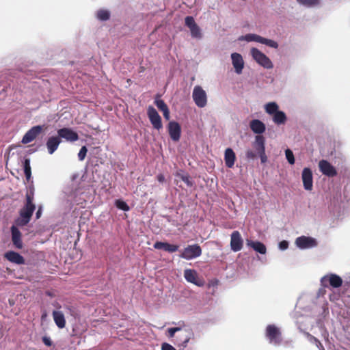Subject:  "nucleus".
<instances>
[{
	"label": "nucleus",
	"mask_w": 350,
	"mask_h": 350,
	"mask_svg": "<svg viewBox=\"0 0 350 350\" xmlns=\"http://www.w3.org/2000/svg\"><path fill=\"white\" fill-rule=\"evenodd\" d=\"M288 242L287 241H282L279 243V248L281 250H285L288 248Z\"/></svg>",
	"instance_id": "79ce46f5"
},
{
	"label": "nucleus",
	"mask_w": 350,
	"mask_h": 350,
	"mask_svg": "<svg viewBox=\"0 0 350 350\" xmlns=\"http://www.w3.org/2000/svg\"><path fill=\"white\" fill-rule=\"evenodd\" d=\"M273 116V120L276 124H283L286 121V116L284 112L282 111L278 110Z\"/></svg>",
	"instance_id": "bb28decb"
},
{
	"label": "nucleus",
	"mask_w": 350,
	"mask_h": 350,
	"mask_svg": "<svg viewBox=\"0 0 350 350\" xmlns=\"http://www.w3.org/2000/svg\"><path fill=\"white\" fill-rule=\"evenodd\" d=\"M96 17L100 21H107L110 18V13L107 10L100 9L97 11Z\"/></svg>",
	"instance_id": "7c9ffc66"
},
{
	"label": "nucleus",
	"mask_w": 350,
	"mask_h": 350,
	"mask_svg": "<svg viewBox=\"0 0 350 350\" xmlns=\"http://www.w3.org/2000/svg\"><path fill=\"white\" fill-rule=\"evenodd\" d=\"M33 200L34 189L33 188H30L25 194V204L19 211V217L15 220V224L17 226H25L30 221L36 209Z\"/></svg>",
	"instance_id": "f257e3e1"
},
{
	"label": "nucleus",
	"mask_w": 350,
	"mask_h": 350,
	"mask_svg": "<svg viewBox=\"0 0 350 350\" xmlns=\"http://www.w3.org/2000/svg\"><path fill=\"white\" fill-rule=\"evenodd\" d=\"M192 335L193 332L191 329H185L184 330V334L183 335V337L180 338L181 342L180 345L183 347H186Z\"/></svg>",
	"instance_id": "cd10ccee"
},
{
	"label": "nucleus",
	"mask_w": 350,
	"mask_h": 350,
	"mask_svg": "<svg viewBox=\"0 0 350 350\" xmlns=\"http://www.w3.org/2000/svg\"><path fill=\"white\" fill-rule=\"evenodd\" d=\"M5 258L10 262L17 265H24L25 258L18 252L14 251H8L5 255Z\"/></svg>",
	"instance_id": "aec40b11"
},
{
	"label": "nucleus",
	"mask_w": 350,
	"mask_h": 350,
	"mask_svg": "<svg viewBox=\"0 0 350 350\" xmlns=\"http://www.w3.org/2000/svg\"><path fill=\"white\" fill-rule=\"evenodd\" d=\"M304 187L306 190L311 191L313 187L312 172L308 167L304 168L301 174Z\"/></svg>",
	"instance_id": "4468645a"
},
{
	"label": "nucleus",
	"mask_w": 350,
	"mask_h": 350,
	"mask_svg": "<svg viewBox=\"0 0 350 350\" xmlns=\"http://www.w3.org/2000/svg\"><path fill=\"white\" fill-rule=\"evenodd\" d=\"M53 317L56 325L59 328L62 329L66 326V320L62 312L55 310L53 311Z\"/></svg>",
	"instance_id": "b1692460"
},
{
	"label": "nucleus",
	"mask_w": 350,
	"mask_h": 350,
	"mask_svg": "<svg viewBox=\"0 0 350 350\" xmlns=\"http://www.w3.org/2000/svg\"><path fill=\"white\" fill-rule=\"evenodd\" d=\"M157 179L159 183H163L165 181V176L162 174H159L157 176Z\"/></svg>",
	"instance_id": "de8ad7c7"
},
{
	"label": "nucleus",
	"mask_w": 350,
	"mask_h": 350,
	"mask_svg": "<svg viewBox=\"0 0 350 350\" xmlns=\"http://www.w3.org/2000/svg\"><path fill=\"white\" fill-rule=\"evenodd\" d=\"M11 237H12V242L15 248L18 250H21L23 247V243L22 240V233L18 230V228L13 225L11 228Z\"/></svg>",
	"instance_id": "9d476101"
},
{
	"label": "nucleus",
	"mask_w": 350,
	"mask_h": 350,
	"mask_svg": "<svg viewBox=\"0 0 350 350\" xmlns=\"http://www.w3.org/2000/svg\"><path fill=\"white\" fill-rule=\"evenodd\" d=\"M247 245L261 254H266V252H267L266 246L262 243H261L260 241H252L247 240Z\"/></svg>",
	"instance_id": "a878e982"
},
{
	"label": "nucleus",
	"mask_w": 350,
	"mask_h": 350,
	"mask_svg": "<svg viewBox=\"0 0 350 350\" xmlns=\"http://www.w3.org/2000/svg\"><path fill=\"white\" fill-rule=\"evenodd\" d=\"M154 104L158 107V109L162 112L168 109L167 105L161 99H156L154 100Z\"/></svg>",
	"instance_id": "c9c22d12"
},
{
	"label": "nucleus",
	"mask_w": 350,
	"mask_h": 350,
	"mask_svg": "<svg viewBox=\"0 0 350 350\" xmlns=\"http://www.w3.org/2000/svg\"><path fill=\"white\" fill-rule=\"evenodd\" d=\"M185 25L189 29L191 37L193 38L201 39L202 33L200 27L196 23L193 16H186L185 18Z\"/></svg>",
	"instance_id": "39448f33"
},
{
	"label": "nucleus",
	"mask_w": 350,
	"mask_h": 350,
	"mask_svg": "<svg viewBox=\"0 0 350 350\" xmlns=\"http://www.w3.org/2000/svg\"><path fill=\"white\" fill-rule=\"evenodd\" d=\"M258 154L260 158L261 163H265L267 162V157L266 155L265 150L262 151L261 152L258 153Z\"/></svg>",
	"instance_id": "a18cd8bd"
},
{
	"label": "nucleus",
	"mask_w": 350,
	"mask_h": 350,
	"mask_svg": "<svg viewBox=\"0 0 350 350\" xmlns=\"http://www.w3.org/2000/svg\"><path fill=\"white\" fill-rule=\"evenodd\" d=\"M261 37L262 36L257 35V34L249 33V34L245 35V36H242L241 38H239V40H245L247 42L254 41V42H257L260 43Z\"/></svg>",
	"instance_id": "2f4dec72"
},
{
	"label": "nucleus",
	"mask_w": 350,
	"mask_h": 350,
	"mask_svg": "<svg viewBox=\"0 0 350 350\" xmlns=\"http://www.w3.org/2000/svg\"><path fill=\"white\" fill-rule=\"evenodd\" d=\"M43 343L47 347H51L53 345V342L51 338L48 336H43L42 338Z\"/></svg>",
	"instance_id": "ea45409f"
},
{
	"label": "nucleus",
	"mask_w": 350,
	"mask_h": 350,
	"mask_svg": "<svg viewBox=\"0 0 350 350\" xmlns=\"http://www.w3.org/2000/svg\"><path fill=\"white\" fill-rule=\"evenodd\" d=\"M328 281L329 285L333 288H338L342 284V278L336 274L331 273L329 275H327L321 278L322 285L325 287L327 286L325 282Z\"/></svg>",
	"instance_id": "f8f14e48"
},
{
	"label": "nucleus",
	"mask_w": 350,
	"mask_h": 350,
	"mask_svg": "<svg viewBox=\"0 0 350 350\" xmlns=\"http://www.w3.org/2000/svg\"><path fill=\"white\" fill-rule=\"evenodd\" d=\"M61 139L58 136L51 137L46 142V147L49 154H53L61 143Z\"/></svg>",
	"instance_id": "4be33fe9"
},
{
	"label": "nucleus",
	"mask_w": 350,
	"mask_h": 350,
	"mask_svg": "<svg viewBox=\"0 0 350 350\" xmlns=\"http://www.w3.org/2000/svg\"><path fill=\"white\" fill-rule=\"evenodd\" d=\"M202 255V248L198 244L189 245L185 247L179 256L185 260L196 258Z\"/></svg>",
	"instance_id": "f03ea898"
},
{
	"label": "nucleus",
	"mask_w": 350,
	"mask_h": 350,
	"mask_svg": "<svg viewBox=\"0 0 350 350\" xmlns=\"http://www.w3.org/2000/svg\"><path fill=\"white\" fill-rule=\"evenodd\" d=\"M224 161L226 167L232 168L236 161V154L233 150L230 148H228L225 150L224 153Z\"/></svg>",
	"instance_id": "412c9836"
},
{
	"label": "nucleus",
	"mask_w": 350,
	"mask_h": 350,
	"mask_svg": "<svg viewBox=\"0 0 350 350\" xmlns=\"http://www.w3.org/2000/svg\"><path fill=\"white\" fill-rule=\"evenodd\" d=\"M180 327H171L168 329L170 337H173L176 332L180 331Z\"/></svg>",
	"instance_id": "37998d69"
},
{
	"label": "nucleus",
	"mask_w": 350,
	"mask_h": 350,
	"mask_svg": "<svg viewBox=\"0 0 350 350\" xmlns=\"http://www.w3.org/2000/svg\"><path fill=\"white\" fill-rule=\"evenodd\" d=\"M252 131L258 135H260L265 131L266 127L265 124L259 120H253L250 123Z\"/></svg>",
	"instance_id": "5701e85b"
},
{
	"label": "nucleus",
	"mask_w": 350,
	"mask_h": 350,
	"mask_svg": "<svg viewBox=\"0 0 350 350\" xmlns=\"http://www.w3.org/2000/svg\"><path fill=\"white\" fill-rule=\"evenodd\" d=\"M257 154V153H255L252 150H247L245 152V156L247 159H254L256 158Z\"/></svg>",
	"instance_id": "58836bf2"
},
{
	"label": "nucleus",
	"mask_w": 350,
	"mask_h": 350,
	"mask_svg": "<svg viewBox=\"0 0 350 350\" xmlns=\"http://www.w3.org/2000/svg\"><path fill=\"white\" fill-rule=\"evenodd\" d=\"M298 3L306 7H313L319 4V0H297Z\"/></svg>",
	"instance_id": "72a5a7b5"
},
{
	"label": "nucleus",
	"mask_w": 350,
	"mask_h": 350,
	"mask_svg": "<svg viewBox=\"0 0 350 350\" xmlns=\"http://www.w3.org/2000/svg\"><path fill=\"white\" fill-rule=\"evenodd\" d=\"M36 219H39L42 215V207L40 206L36 212Z\"/></svg>",
	"instance_id": "09e8293b"
},
{
	"label": "nucleus",
	"mask_w": 350,
	"mask_h": 350,
	"mask_svg": "<svg viewBox=\"0 0 350 350\" xmlns=\"http://www.w3.org/2000/svg\"><path fill=\"white\" fill-rule=\"evenodd\" d=\"M265 139L262 135H258L255 137V141L253 144V146L255 148L257 154L265 150Z\"/></svg>",
	"instance_id": "393cba45"
},
{
	"label": "nucleus",
	"mask_w": 350,
	"mask_h": 350,
	"mask_svg": "<svg viewBox=\"0 0 350 350\" xmlns=\"http://www.w3.org/2000/svg\"><path fill=\"white\" fill-rule=\"evenodd\" d=\"M217 284H218V280H215L213 281H211V285H213V286H216V285H217ZM209 285H211V284Z\"/></svg>",
	"instance_id": "8fccbe9b"
},
{
	"label": "nucleus",
	"mask_w": 350,
	"mask_h": 350,
	"mask_svg": "<svg viewBox=\"0 0 350 350\" xmlns=\"http://www.w3.org/2000/svg\"><path fill=\"white\" fill-rule=\"evenodd\" d=\"M184 277L185 280L198 286H203L205 282L203 279L198 278V273L194 269H187L184 271Z\"/></svg>",
	"instance_id": "6e6552de"
},
{
	"label": "nucleus",
	"mask_w": 350,
	"mask_h": 350,
	"mask_svg": "<svg viewBox=\"0 0 350 350\" xmlns=\"http://www.w3.org/2000/svg\"><path fill=\"white\" fill-rule=\"evenodd\" d=\"M243 245V241L240 232L237 230L232 232L230 238V247L233 252L240 251Z\"/></svg>",
	"instance_id": "9b49d317"
},
{
	"label": "nucleus",
	"mask_w": 350,
	"mask_h": 350,
	"mask_svg": "<svg viewBox=\"0 0 350 350\" xmlns=\"http://www.w3.org/2000/svg\"><path fill=\"white\" fill-rule=\"evenodd\" d=\"M58 137L68 142H75L79 139L78 134L69 128H63L57 131Z\"/></svg>",
	"instance_id": "2eb2a0df"
},
{
	"label": "nucleus",
	"mask_w": 350,
	"mask_h": 350,
	"mask_svg": "<svg viewBox=\"0 0 350 350\" xmlns=\"http://www.w3.org/2000/svg\"><path fill=\"white\" fill-rule=\"evenodd\" d=\"M265 111L270 115H273L278 111V105L274 103H269L265 105Z\"/></svg>",
	"instance_id": "c756f323"
},
{
	"label": "nucleus",
	"mask_w": 350,
	"mask_h": 350,
	"mask_svg": "<svg viewBox=\"0 0 350 350\" xmlns=\"http://www.w3.org/2000/svg\"><path fill=\"white\" fill-rule=\"evenodd\" d=\"M42 131V126L38 125L33 126L29 129L23 136L22 139L23 144H28L34 140L38 135L41 133Z\"/></svg>",
	"instance_id": "ddd939ff"
},
{
	"label": "nucleus",
	"mask_w": 350,
	"mask_h": 350,
	"mask_svg": "<svg viewBox=\"0 0 350 350\" xmlns=\"http://www.w3.org/2000/svg\"><path fill=\"white\" fill-rule=\"evenodd\" d=\"M154 248L173 253L178 251L179 246L178 245L170 244L167 242L157 241L154 244Z\"/></svg>",
	"instance_id": "6ab92c4d"
},
{
	"label": "nucleus",
	"mask_w": 350,
	"mask_h": 350,
	"mask_svg": "<svg viewBox=\"0 0 350 350\" xmlns=\"http://www.w3.org/2000/svg\"><path fill=\"white\" fill-rule=\"evenodd\" d=\"M161 350H176V349L171 345L164 342L161 345Z\"/></svg>",
	"instance_id": "c03bdc74"
},
{
	"label": "nucleus",
	"mask_w": 350,
	"mask_h": 350,
	"mask_svg": "<svg viewBox=\"0 0 350 350\" xmlns=\"http://www.w3.org/2000/svg\"><path fill=\"white\" fill-rule=\"evenodd\" d=\"M266 336L271 343L279 344L282 340L281 332L280 329L274 325H269L267 327Z\"/></svg>",
	"instance_id": "0eeeda50"
},
{
	"label": "nucleus",
	"mask_w": 350,
	"mask_h": 350,
	"mask_svg": "<svg viewBox=\"0 0 350 350\" xmlns=\"http://www.w3.org/2000/svg\"><path fill=\"white\" fill-rule=\"evenodd\" d=\"M319 167L321 172L328 177H334L337 175L336 168L327 160H321L319 163Z\"/></svg>",
	"instance_id": "1a4fd4ad"
},
{
	"label": "nucleus",
	"mask_w": 350,
	"mask_h": 350,
	"mask_svg": "<svg viewBox=\"0 0 350 350\" xmlns=\"http://www.w3.org/2000/svg\"><path fill=\"white\" fill-rule=\"evenodd\" d=\"M182 180L187 184V186L191 187L193 185L192 181L190 180L189 176H183L181 177Z\"/></svg>",
	"instance_id": "a19ab883"
},
{
	"label": "nucleus",
	"mask_w": 350,
	"mask_h": 350,
	"mask_svg": "<svg viewBox=\"0 0 350 350\" xmlns=\"http://www.w3.org/2000/svg\"><path fill=\"white\" fill-rule=\"evenodd\" d=\"M87 152H88V149H87L86 146H82L79 150V154H78V158H79V161L84 160V159L86 156Z\"/></svg>",
	"instance_id": "4c0bfd02"
},
{
	"label": "nucleus",
	"mask_w": 350,
	"mask_h": 350,
	"mask_svg": "<svg viewBox=\"0 0 350 350\" xmlns=\"http://www.w3.org/2000/svg\"><path fill=\"white\" fill-rule=\"evenodd\" d=\"M163 117L165 120H168L170 118L169 109L163 111Z\"/></svg>",
	"instance_id": "49530a36"
},
{
	"label": "nucleus",
	"mask_w": 350,
	"mask_h": 350,
	"mask_svg": "<svg viewBox=\"0 0 350 350\" xmlns=\"http://www.w3.org/2000/svg\"><path fill=\"white\" fill-rule=\"evenodd\" d=\"M295 243L301 249L310 248L317 245V241L314 238L305 236L297 238Z\"/></svg>",
	"instance_id": "dca6fc26"
},
{
	"label": "nucleus",
	"mask_w": 350,
	"mask_h": 350,
	"mask_svg": "<svg viewBox=\"0 0 350 350\" xmlns=\"http://www.w3.org/2000/svg\"><path fill=\"white\" fill-rule=\"evenodd\" d=\"M232 63L237 74H241L244 67V62L242 56L237 53H233L231 55Z\"/></svg>",
	"instance_id": "a211bd4d"
},
{
	"label": "nucleus",
	"mask_w": 350,
	"mask_h": 350,
	"mask_svg": "<svg viewBox=\"0 0 350 350\" xmlns=\"http://www.w3.org/2000/svg\"><path fill=\"white\" fill-rule=\"evenodd\" d=\"M250 53L253 59L265 68L270 69L273 67L270 59L258 49L252 48L250 51Z\"/></svg>",
	"instance_id": "7ed1b4c3"
},
{
	"label": "nucleus",
	"mask_w": 350,
	"mask_h": 350,
	"mask_svg": "<svg viewBox=\"0 0 350 350\" xmlns=\"http://www.w3.org/2000/svg\"><path fill=\"white\" fill-rule=\"evenodd\" d=\"M115 205L116 207L120 210L128 211H129L130 208L129 206L123 200H117L115 202Z\"/></svg>",
	"instance_id": "f704fd0d"
},
{
	"label": "nucleus",
	"mask_w": 350,
	"mask_h": 350,
	"mask_svg": "<svg viewBox=\"0 0 350 350\" xmlns=\"http://www.w3.org/2000/svg\"><path fill=\"white\" fill-rule=\"evenodd\" d=\"M147 114L154 129L159 131L163 128L161 118L152 106L148 107Z\"/></svg>",
	"instance_id": "423d86ee"
},
{
	"label": "nucleus",
	"mask_w": 350,
	"mask_h": 350,
	"mask_svg": "<svg viewBox=\"0 0 350 350\" xmlns=\"http://www.w3.org/2000/svg\"><path fill=\"white\" fill-rule=\"evenodd\" d=\"M192 98L195 104L200 108L204 107L207 104V95L206 92L200 85L194 87Z\"/></svg>",
	"instance_id": "20e7f679"
},
{
	"label": "nucleus",
	"mask_w": 350,
	"mask_h": 350,
	"mask_svg": "<svg viewBox=\"0 0 350 350\" xmlns=\"http://www.w3.org/2000/svg\"><path fill=\"white\" fill-rule=\"evenodd\" d=\"M168 133L173 141H178L181 134V128L180 124L174 121L170 122L168 124Z\"/></svg>",
	"instance_id": "f3484780"
},
{
	"label": "nucleus",
	"mask_w": 350,
	"mask_h": 350,
	"mask_svg": "<svg viewBox=\"0 0 350 350\" xmlns=\"http://www.w3.org/2000/svg\"><path fill=\"white\" fill-rule=\"evenodd\" d=\"M24 173L27 181H29L31 177V169L30 166V159L28 158L25 159L23 161Z\"/></svg>",
	"instance_id": "c85d7f7f"
},
{
	"label": "nucleus",
	"mask_w": 350,
	"mask_h": 350,
	"mask_svg": "<svg viewBox=\"0 0 350 350\" xmlns=\"http://www.w3.org/2000/svg\"><path fill=\"white\" fill-rule=\"evenodd\" d=\"M285 154H286V158L287 161H288V163L291 165L294 164L295 163V157H294V154H293V152H292V150L290 149H286L285 150Z\"/></svg>",
	"instance_id": "e433bc0d"
},
{
	"label": "nucleus",
	"mask_w": 350,
	"mask_h": 350,
	"mask_svg": "<svg viewBox=\"0 0 350 350\" xmlns=\"http://www.w3.org/2000/svg\"><path fill=\"white\" fill-rule=\"evenodd\" d=\"M260 43L274 49H277L278 47V44L277 43V42L271 39L265 38L263 37H261Z\"/></svg>",
	"instance_id": "473e14b6"
}]
</instances>
